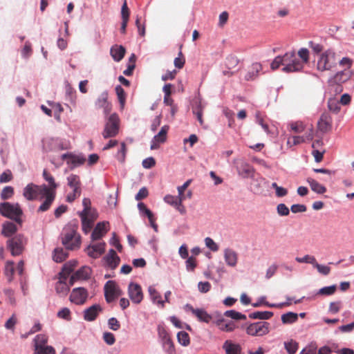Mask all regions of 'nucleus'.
I'll return each instance as SVG.
<instances>
[{
	"instance_id": "obj_44",
	"label": "nucleus",
	"mask_w": 354,
	"mask_h": 354,
	"mask_svg": "<svg viewBox=\"0 0 354 354\" xmlns=\"http://www.w3.org/2000/svg\"><path fill=\"white\" fill-rule=\"evenodd\" d=\"M183 48V44L180 45V51L178 53V56L174 59V66L176 68L178 69H181L183 68L185 63V57L181 51V49Z\"/></svg>"
},
{
	"instance_id": "obj_40",
	"label": "nucleus",
	"mask_w": 354,
	"mask_h": 354,
	"mask_svg": "<svg viewBox=\"0 0 354 354\" xmlns=\"http://www.w3.org/2000/svg\"><path fill=\"white\" fill-rule=\"evenodd\" d=\"M68 185L72 189H81L80 177L75 174H71L67 178Z\"/></svg>"
},
{
	"instance_id": "obj_7",
	"label": "nucleus",
	"mask_w": 354,
	"mask_h": 354,
	"mask_svg": "<svg viewBox=\"0 0 354 354\" xmlns=\"http://www.w3.org/2000/svg\"><path fill=\"white\" fill-rule=\"evenodd\" d=\"M120 119L118 115L113 113L106 120L102 136L104 138L115 137L119 132Z\"/></svg>"
},
{
	"instance_id": "obj_52",
	"label": "nucleus",
	"mask_w": 354,
	"mask_h": 354,
	"mask_svg": "<svg viewBox=\"0 0 354 354\" xmlns=\"http://www.w3.org/2000/svg\"><path fill=\"white\" fill-rule=\"evenodd\" d=\"M280 66L285 67L284 55L283 56L276 57L271 63L270 67L272 70L274 71L279 68Z\"/></svg>"
},
{
	"instance_id": "obj_34",
	"label": "nucleus",
	"mask_w": 354,
	"mask_h": 354,
	"mask_svg": "<svg viewBox=\"0 0 354 354\" xmlns=\"http://www.w3.org/2000/svg\"><path fill=\"white\" fill-rule=\"evenodd\" d=\"M216 324L218 328L222 331L232 332L236 328V324L232 321L225 322L224 319H219Z\"/></svg>"
},
{
	"instance_id": "obj_37",
	"label": "nucleus",
	"mask_w": 354,
	"mask_h": 354,
	"mask_svg": "<svg viewBox=\"0 0 354 354\" xmlns=\"http://www.w3.org/2000/svg\"><path fill=\"white\" fill-rule=\"evenodd\" d=\"M68 257V252L63 248H57L53 251V259L57 263L63 262Z\"/></svg>"
},
{
	"instance_id": "obj_30",
	"label": "nucleus",
	"mask_w": 354,
	"mask_h": 354,
	"mask_svg": "<svg viewBox=\"0 0 354 354\" xmlns=\"http://www.w3.org/2000/svg\"><path fill=\"white\" fill-rule=\"evenodd\" d=\"M125 53V48L119 45L113 46L110 50L111 55L115 62H120L124 57Z\"/></svg>"
},
{
	"instance_id": "obj_43",
	"label": "nucleus",
	"mask_w": 354,
	"mask_h": 354,
	"mask_svg": "<svg viewBox=\"0 0 354 354\" xmlns=\"http://www.w3.org/2000/svg\"><path fill=\"white\" fill-rule=\"evenodd\" d=\"M177 339L179 344L184 346H187L190 343L189 335L185 331H180L177 334Z\"/></svg>"
},
{
	"instance_id": "obj_21",
	"label": "nucleus",
	"mask_w": 354,
	"mask_h": 354,
	"mask_svg": "<svg viewBox=\"0 0 354 354\" xmlns=\"http://www.w3.org/2000/svg\"><path fill=\"white\" fill-rule=\"evenodd\" d=\"M224 259L228 266L235 267L238 262V254L231 248H226L224 250Z\"/></svg>"
},
{
	"instance_id": "obj_28",
	"label": "nucleus",
	"mask_w": 354,
	"mask_h": 354,
	"mask_svg": "<svg viewBox=\"0 0 354 354\" xmlns=\"http://www.w3.org/2000/svg\"><path fill=\"white\" fill-rule=\"evenodd\" d=\"M17 231V225L10 221H6L2 225L1 234L5 237H10Z\"/></svg>"
},
{
	"instance_id": "obj_42",
	"label": "nucleus",
	"mask_w": 354,
	"mask_h": 354,
	"mask_svg": "<svg viewBox=\"0 0 354 354\" xmlns=\"http://www.w3.org/2000/svg\"><path fill=\"white\" fill-rule=\"evenodd\" d=\"M115 92L118 96V99L120 105V109H124V104H125V100H126V94L122 88V87L120 85H118L115 87Z\"/></svg>"
},
{
	"instance_id": "obj_53",
	"label": "nucleus",
	"mask_w": 354,
	"mask_h": 354,
	"mask_svg": "<svg viewBox=\"0 0 354 354\" xmlns=\"http://www.w3.org/2000/svg\"><path fill=\"white\" fill-rule=\"evenodd\" d=\"M298 57L301 59L300 62L302 63L304 66V64H306L309 61V51L307 48H301L297 53Z\"/></svg>"
},
{
	"instance_id": "obj_59",
	"label": "nucleus",
	"mask_w": 354,
	"mask_h": 354,
	"mask_svg": "<svg viewBox=\"0 0 354 354\" xmlns=\"http://www.w3.org/2000/svg\"><path fill=\"white\" fill-rule=\"evenodd\" d=\"M313 267L315 268L317 271L323 275H328L330 272V268L329 266L319 264L317 261Z\"/></svg>"
},
{
	"instance_id": "obj_47",
	"label": "nucleus",
	"mask_w": 354,
	"mask_h": 354,
	"mask_svg": "<svg viewBox=\"0 0 354 354\" xmlns=\"http://www.w3.org/2000/svg\"><path fill=\"white\" fill-rule=\"evenodd\" d=\"M284 346L288 354H295L298 349V343L290 339L284 343Z\"/></svg>"
},
{
	"instance_id": "obj_23",
	"label": "nucleus",
	"mask_w": 354,
	"mask_h": 354,
	"mask_svg": "<svg viewBox=\"0 0 354 354\" xmlns=\"http://www.w3.org/2000/svg\"><path fill=\"white\" fill-rule=\"evenodd\" d=\"M261 70L262 66L260 63H253L245 75V80L246 81L254 80L258 77L259 73Z\"/></svg>"
},
{
	"instance_id": "obj_24",
	"label": "nucleus",
	"mask_w": 354,
	"mask_h": 354,
	"mask_svg": "<svg viewBox=\"0 0 354 354\" xmlns=\"http://www.w3.org/2000/svg\"><path fill=\"white\" fill-rule=\"evenodd\" d=\"M95 106L98 109L109 111L111 109V104L108 101V94L102 93L97 98L95 102Z\"/></svg>"
},
{
	"instance_id": "obj_19",
	"label": "nucleus",
	"mask_w": 354,
	"mask_h": 354,
	"mask_svg": "<svg viewBox=\"0 0 354 354\" xmlns=\"http://www.w3.org/2000/svg\"><path fill=\"white\" fill-rule=\"evenodd\" d=\"M351 100V96L347 93L342 95L339 100H337L335 98L330 99L328 100L329 111H337L340 108L337 106L339 103L343 105H346L350 103Z\"/></svg>"
},
{
	"instance_id": "obj_20",
	"label": "nucleus",
	"mask_w": 354,
	"mask_h": 354,
	"mask_svg": "<svg viewBox=\"0 0 354 354\" xmlns=\"http://www.w3.org/2000/svg\"><path fill=\"white\" fill-rule=\"evenodd\" d=\"M62 159L67 160V164H71L74 167L83 165L86 161V158L83 156L73 153H64L62 156Z\"/></svg>"
},
{
	"instance_id": "obj_22",
	"label": "nucleus",
	"mask_w": 354,
	"mask_h": 354,
	"mask_svg": "<svg viewBox=\"0 0 354 354\" xmlns=\"http://www.w3.org/2000/svg\"><path fill=\"white\" fill-rule=\"evenodd\" d=\"M108 224V222L98 223L91 234V239L93 241L101 239L107 232V230H106V226Z\"/></svg>"
},
{
	"instance_id": "obj_51",
	"label": "nucleus",
	"mask_w": 354,
	"mask_h": 354,
	"mask_svg": "<svg viewBox=\"0 0 354 354\" xmlns=\"http://www.w3.org/2000/svg\"><path fill=\"white\" fill-rule=\"evenodd\" d=\"M48 337L46 335L39 334L37 335L35 338V350L39 348L41 346H44L47 343Z\"/></svg>"
},
{
	"instance_id": "obj_26",
	"label": "nucleus",
	"mask_w": 354,
	"mask_h": 354,
	"mask_svg": "<svg viewBox=\"0 0 354 354\" xmlns=\"http://www.w3.org/2000/svg\"><path fill=\"white\" fill-rule=\"evenodd\" d=\"M105 259L107 265L111 269H115L120 261V257L113 249L109 250V254L105 257Z\"/></svg>"
},
{
	"instance_id": "obj_27",
	"label": "nucleus",
	"mask_w": 354,
	"mask_h": 354,
	"mask_svg": "<svg viewBox=\"0 0 354 354\" xmlns=\"http://www.w3.org/2000/svg\"><path fill=\"white\" fill-rule=\"evenodd\" d=\"M351 75L352 73L350 70L344 69L337 73L333 77L332 81L335 84H340L348 80Z\"/></svg>"
},
{
	"instance_id": "obj_9",
	"label": "nucleus",
	"mask_w": 354,
	"mask_h": 354,
	"mask_svg": "<svg viewBox=\"0 0 354 354\" xmlns=\"http://www.w3.org/2000/svg\"><path fill=\"white\" fill-rule=\"evenodd\" d=\"M270 324L267 322H257L246 327V333L251 336L261 337L270 332Z\"/></svg>"
},
{
	"instance_id": "obj_60",
	"label": "nucleus",
	"mask_w": 354,
	"mask_h": 354,
	"mask_svg": "<svg viewBox=\"0 0 354 354\" xmlns=\"http://www.w3.org/2000/svg\"><path fill=\"white\" fill-rule=\"evenodd\" d=\"M81 220L82 230L85 234H88L91 230L94 222L86 220V217L81 218Z\"/></svg>"
},
{
	"instance_id": "obj_41",
	"label": "nucleus",
	"mask_w": 354,
	"mask_h": 354,
	"mask_svg": "<svg viewBox=\"0 0 354 354\" xmlns=\"http://www.w3.org/2000/svg\"><path fill=\"white\" fill-rule=\"evenodd\" d=\"M149 293L151 299L154 303L160 304L162 307L164 306V301L161 299L160 294L152 286L149 288Z\"/></svg>"
},
{
	"instance_id": "obj_5",
	"label": "nucleus",
	"mask_w": 354,
	"mask_h": 354,
	"mask_svg": "<svg viewBox=\"0 0 354 354\" xmlns=\"http://www.w3.org/2000/svg\"><path fill=\"white\" fill-rule=\"evenodd\" d=\"M337 64L335 53L328 49L322 54L317 60V68L319 71H324L330 70Z\"/></svg>"
},
{
	"instance_id": "obj_10",
	"label": "nucleus",
	"mask_w": 354,
	"mask_h": 354,
	"mask_svg": "<svg viewBox=\"0 0 354 354\" xmlns=\"http://www.w3.org/2000/svg\"><path fill=\"white\" fill-rule=\"evenodd\" d=\"M158 336L162 344V346L167 354H176L174 344L169 334L165 328L158 326Z\"/></svg>"
},
{
	"instance_id": "obj_14",
	"label": "nucleus",
	"mask_w": 354,
	"mask_h": 354,
	"mask_svg": "<svg viewBox=\"0 0 354 354\" xmlns=\"http://www.w3.org/2000/svg\"><path fill=\"white\" fill-rule=\"evenodd\" d=\"M186 311L191 312L194 315L199 321L205 323H209L212 320V316L209 315L205 310L200 308H194L193 306L189 304H186L184 307Z\"/></svg>"
},
{
	"instance_id": "obj_17",
	"label": "nucleus",
	"mask_w": 354,
	"mask_h": 354,
	"mask_svg": "<svg viewBox=\"0 0 354 354\" xmlns=\"http://www.w3.org/2000/svg\"><path fill=\"white\" fill-rule=\"evenodd\" d=\"M91 269L87 266H84L77 270L70 278L69 283L73 286L74 282L77 280H85L89 278Z\"/></svg>"
},
{
	"instance_id": "obj_38",
	"label": "nucleus",
	"mask_w": 354,
	"mask_h": 354,
	"mask_svg": "<svg viewBox=\"0 0 354 354\" xmlns=\"http://www.w3.org/2000/svg\"><path fill=\"white\" fill-rule=\"evenodd\" d=\"M169 127L167 124L162 127L159 133L153 137V140L158 143H164L167 140V134Z\"/></svg>"
},
{
	"instance_id": "obj_6",
	"label": "nucleus",
	"mask_w": 354,
	"mask_h": 354,
	"mask_svg": "<svg viewBox=\"0 0 354 354\" xmlns=\"http://www.w3.org/2000/svg\"><path fill=\"white\" fill-rule=\"evenodd\" d=\"M285 67L282 71L285 73L298 72L303 69L302 63L295 51L288 52L284 54Z\"/></svg>"
},
{
	"instance_id": "obj_55",
	"label": "nucleus",
	"mask_w": 354,
	"mask_h": 354,
	"mask_svg": "<svg viewBox=\"0 0 354 354\" xmlns=\"http://www.w3.org/2000/svg\"><path fill=\"white\" fill-rule=\"evenodd\" d=\"M127 154V147L125 143L122 142L120 146V149L118 150L116 154V158L118 161L123 163L125 161Z\"/></svg>"
},
{
	"instance_id": "obj_25",
	"label": "nucleus",
	"mask_w": 354,
	"mask_h": 354,
	"mask_svg": "<svg viewBox=\"0 0 354 354\" xmlns=\"http://www.w3.org/2000/svg\"><path fill=\"white\" fill-rule=\"evenodd\" d=\"M138 208L141 213H144L148 218L151 225L156 231H157L158 225L155 223V218L151 211L147 207L145 203H139Z\"/></svg>"
},
{
	"instance_id": "obj_36",
	"label": "nucleus",
	"mask_w": 354,
	"mask_h": 354,
	"mask_svg": "<svg viewBox=\"0 0 354 354\" xmlns=\"http://www.w3.org/2000/svg\"><path fill=\"white\" fill-rule=\"evenodd\" d=\"M55 289L58 294L66 295L69 291V286L66 283V280H64L60 276L59 280L56 283Z\"/></svg>"
},
{
	"instance_id": "obj_49",
	"label": "nucleus",
	"mask_w": 354,
	"mask_h": 354,
	"mask_svg": "<svg viewBox=\"0 0 354 354\" xmlns=\"http://www.w3.org/2000/svg\"><path fill=\"white\" fill-rule=\"evenodd\" d=\"M191 105L194 111H201L205 108L202 103V99L199 95H196L192 99Z\"/></svg>"
},
{
	"instance_id": "obj_1",
	"label": "nucleus",
	"mask_w": 354,
	"mask_h": 354,
	"mask_svg": "<svg viewBox=\"0 0 354 354\" xmlns=\"http://www.w3.org/2000/svg\"><path fill=\"white\" fill-rule=\"evenodd\" d=\"M78 225L75 223L66 225L61 234L62 243L66 250H76L80 248L81 245V236L77 231Z\"/></svg>"
},
{
	"instance_id": "obj_15",
	"label": "nucleus",
	"mask_w": 354,
	"mask_h": 354,
	"mask_svg": "<svg viewBox=\"0 0 354 354\" xmlns=\"http://www.w3.org/2000/svg\"><path fill=\"white\" fill-rule=\"evenodd\" d=\"M333 120L329 112H324L317 123L318 129L326 133L332 129Z\"/></svg>"
},
{
	"instance_id": "obj_16",
	"label": "nucleus",
	"mask_w": 354,
	"mask_h": 354,
	"mask_svg": "<svg viewBox=\"0 0 354 354\" xmlns=\"http://www.w3.org/2000/svg\"><path fill=\"white\" fill-rule=\"evenodd\" d=\"M101 312H102V308L100 305L94 304L84 310V319L88 322H93Z\"/></svg>"
},
{
	"instance_id": "obj_4",
	"label": "nucleus",
	"mask_w": 354,
	"mask_h": 354,
	"mask_svg": "<svg viewBox=\"0 0 354 354\" xmlns=\"http://www.w3.org/2000/svg\"><path fill=\"white\" fill-rule=\"evenodd\" d=\"M44 191H47L46 185H37L34 183L28 184L24 189L23 196L28 201H33L37 198L40 200L46 199V194Z\"/></svg>"
},
{
	"instance_id": "obj_63",
	"label": "nucleus",
	"mask_w": 354,
	"mask_h": 354,
	"mask_svg": "<svg viewBox=\"0 0 354 354\" xmlns=\"http://www.w3.org/2000/svg\"><path fill=\"white\" fill-rule=\"evenodd\" d=\"M205 243L206 246L213 252H216L219 249L218 245L210 237L205 238Z\"/></svg>"
},
{
	"instance_id": "obj_29",
	"label": "nucleus",
	"mask_w": 354,
	"mask_h": 354,
	"mask_svg": "<svg viewBox=\"0 0 354 354\" xmlns=\"http://www.w3.org/2000/svg\"><path fill=\"white\" fill-rule=\"evenodd\" d=\"M223 348L225 351L226 354H241V347L238 344H234L230 340H226Z\"/></svg>"
},
{
	"instance_id": "obj_58",
	"label": "nucleus",
	"mask_w": 354,
	"mask_h": 354,
	"mask_svg": "<svg viewBox=\"0 0 354 354\" xmlns=\"http://www.w3.org/2000/svg\"><path fill=\"white\" fill-rule=\"evenodd\" d=\"M290 127L291 130L297 133L303 132L306 129L304 123L299 121L290 123Z\"/></svg>"
},
{
	"instance_id": "obj_32",
	"label": "nucleus",
	"mask_w": 354,
	"mask_h": 354,
	"mask_svg": "<svg viewBox=\"0 0 354 354\" xmlns=\"http://www.w3.org/2000/svg\"><path fill=\"white\" fill-rule=\"evenodd\" d=\"M77 266L76 261H70L66 263L62 268V272L59 273V275L62 278H64V280H67L70 274L73 271L74 268Z\"/></svg>"
},
{
	"instance_id": "obj_8",
	"label": "nucleus",
	"mask_w": 354,
	"mask_h": 354,
	"mask_svg": "<svg viewBox=\"0 0 354 354\" xmlns=\"http://www.w3.org/2000/svg\"><path fill=\"white\" fill-rule=\"evenodd\" d=\"M26 243V238L22 234H17L7 241L8 248L10 250L12 256L20 255Z\"/></svg>"
},
{
	"instance_id": "obj_18",
	"label": "nucleus",
	"mask_w": 354,
	"mask_h": 354,
	"mask_svg": "<svg viewBox=\"0 0 354 354\" xmlns=\"http://www.w3.org/2000/svg\"><path fill=\"white\" fill-rule=\"evenodd\" d=\"M105 250V243H99L93 245H89L86 248L88 255L93 259L100 257Z\"/></svg>"
},
{
	"instance_id": "obj_57",
	"label": "nucleus",
	"mask_w": 354,
	"mask_h": 354,
	"mask_svg": "<svg viewBox=\"0 0 354 354\" xmlns=\"http://www.w3.org/2000/svg\"><path fill=\"white\" fill-rule=\"evenodd\" d=\"M14 194V189L11 186L4 187L1 193V198L2 200H7L10 198Z\"/></svg>"
},
{
	"instance_id": "obj_39",
	"label": "nucleus",
	"mask_w": 354,
	"mask_h": 354,
	"mask_svg": "<svg viewBox=\"0 0 354 354\" xmlns=\"http://www.w3.org/2000/svg\"><path fill=\"white\" fill-rule=\"evenodd\" d=\"M80 218L86 217V220L94 222L97 218V213L94 209L82 210L79 213Z\"/></svg>"
},
{
	"instance_id": "obj_33",
	"label": "nucleus",
	"mask_w": 354,
	"mask_h": 354,
	"mask_svg": "<svg viewBox=\"0 0 354 354\" xmlns=\"http://www.w3.org/2000/svg\"><path fill=\"white\" fill-rule=\"evenodd\" d=\"M307 182L309 184L311 189L319 194H322L326 192V188L324 185H321L317 180L312 178H308Z\"/></svg>"
},
{
	"instance_id": "obj_50",
	"label": "nucleus",
	"mask_w": 354,
	"mask_h": 354,
	"mask_svg": "<svg viewBox=\"0 0 354 354\" xmlns=\"http://www.w3.org/2000/svg\"><path fill=\"white\" fill-rule=\"evenodd\" d=\"M298 319L297 314L294 313H288L282 315L281 321L284 324L293 323Z\"/></svg>"
},
{
	"instance_id": "obj_46",
	"label": "nucleus",
	"mask_w": 354,
	"mask_h": 354,
	"mask_svg": "<svg viewBox=\"0 0 354 354\" xmlns=\"http://www.w3.org/2000/svg\"><path fill=\"white\" fill-rule=\"evenodd\" d=\"M306 139L304 136H295L290 137L287 140V146L292 147L293 146L304 143Z\"/></svg>"
},
{
	"instance_id": "obj_48",
	"label": "nucleus",
	"mask_w": 354,
	"mask_h": 354,
	"mask_svg": "<svg viewBox=\"0 0 354 354\" xmlns=\"http://www.w3.org/2000/svg\"><path fill=\"white\" fill-rule=\"evenodd\" d=\"M225 316L227 317H230L234 319H242L245 320L246 319V316L243 314H241V313H239L234 310H227L224 313Z\"/></svg>"
},
{
	"instance_id": "obj_45",
	"label": "nucleus",
	"mask_w": 354,
	"mask_h": 354,
	"mask_svg": "<svg viewBox=\"0 0 354 354\" xmlns=\"http://www.w3.org/2000/svg\"><path fill=\"white\" fill-rule=\"evenodd\" d=\"M14 272H15L14 262L11 261H7L6 266H5L4 273H5V275L8 277V280L9 282L12 281V276H13Z\"/></svg>"
},
{
	"instance_id": "obj_31",
	"label": "nucleus",
	"mask_w": 354,
	"mask_h": 354,
	"mask_svg": "<svg viewBox=\"0 0 354 354\" xmlns=\"http://www.w3.org/2000/svg\"><path fill=\"white\" fill-rule=\"evenodd\" d=\"M237 170L239 174L243 178H248L251 175H252L254 172V169L251 165L249 164L241 161L237 165Z\"/></svg>"
},
{
	"instance_id": "obj_56",
	"label": "nucleus",
	"mask_w": 354,
	"mask_h": 354,
	"mask_svg": "<svg viewBox=\"0 0 354 354\" xmlns=\"http://www.w3.org/2000/svg\"><path fill=\"white\" fill-rule=\"evenodd\" d=\"M336 290L337 286L335 285L326 286L319 289L317 294L322 295H332L335 292Z\"/></svg>"
},
{
	"instance_id": "obj_3",
	"label": "nucleus",
	"mask_w": 354,
	"mask_h": 354,
	"mask_svg": "<svg viewBox=\"0 0 354 354\" xmlns=\"http://www.w3.org/2000/svg\"><path fill=\"white\" fill-rule=\"evenodd\" d=\"M0 214L4 217L14 220L19 225L22 223L21 216L23 211L19 203L12 204L8 202L0 203Z\"/></svg>"
},
{
	"instance_id": "obj_12",
	"label": "nucleus",
	"mask_w": 354,
	"mask_h": 354,
	"mask_svg": "<svg viewBox=\"0 0 354 354\" xmlns=\"http://www.w3.org/2000/svg\"><path fill=\"white\" fill-rule=\"evenodd\" d=\"M128 295L131 301L136 304H140L144 297L142 287L133 282H131L129 284Z\"/></svg>"
},
{
	"instance_id": "obj_13",
	"label": "nucleus",
	"mask_w": 354,
	"mask_h": 354,
	"mask_svg": "<svg viewBox=\"0 0 354 354\" xmlns=\"http://www.w3.org/2000/svg\"><path fill=\"white\" fill-rule=\"evenodd\" d=\"M88 296L86 289L84 288H75L73 289L71 295L70 301L77 305L84 304Z\"/></svg>"
},
{
	"instance_id": "obj_2",
	"label": "nucleus",
	"mask_w": 354,
	"mask_h": 354,
	"mask_svg": "<svg viewBox=\"0 0 354 354\" xmlns=\"http://www.w3.org/2000/svg\"><path fill=\"white\" fill-rule=\"evenodd\" d=\"M43 177L48 183V186L46 185L47 191H44L46 194V199L39 207L38 212H44L50 209L55 198L56 189L58 187L57 184L55 182L53 176L46 169L43 171Z\"/></svg>"
},
{
	"instance_id": "obj_11",
	"label": "nucleus",
	"mask_w": 354,
	"mask_h": 354,
	"mask_svg": "<svg viewBox=\"0 0 354 354\" xmlns=\"http://www.w3.org/2000/svg\"><path fill=\"white\" fill-rule=\"evenodd\" d=\"M104 297L107 303H111L121 295V290L114 281H108L104 285Z\"/></svg>"
},
{
	"instance_id": "obj_62",
	"label": "nucleus",
	"mask_w": 354,
	"mask_h": 354,
	"mask_svg": "<svg viewBox=\"0 0 354 354\" xmlns=\"http://www.w3.org/2000/svg\"><path fill=\"white\" fill-rule=\"evenodd\" d=\"M81 189H73V192L67 195L66 201L68 203L73 202L81 195Z\"/></svg>"
},
{
	"instance_id": "obj_64",
	"label": "nucleus",
	"mask_w": 354,
	"mask_h": 354,
	"mask_svg": "<svg viewBox=\"0 0 354 354\" xmlns=\"http://www.w3.org/2000/svg\"><path fill=\"white\" fill-rule=\"evenodd\" d=\"M36 351L38 354H55V349L50 346H41Z\"/></svg>"
},
{
	"instance_id": "obj_54",
	"label": "nucleus",
	"mask_w": 354,
	"mask_h": 354,
	"mask_svg": "<svg viewBox=\"0 0 354 354\" xmlns=\"http://www.w3.org/2000/svg\"><path fill=\"white\" fill-rule=\"evenodd\" d=\"M295 260L298 263H310V264L313 265V266L315 265V263L317 261L314 256H311L309 254H306L303 257H296Z\"/></svg>"
},
{
	"instance_id": "obj_61",
	"label": "nucleus",
	"mask_w": 354,
	"mask_h": 354,
	"mask_svg": "<svg viewBox=\"0 0 354 354\" xmlns=\"http://www.w3.org/2000/svg\"><path fill=\"white\" fill-rule=\"evenodd\" d=\"M57 317L67 321L71 320V310L68 308H63L57 313Z\"/></svg>"
},
{
	"instance_id": "obj_35",
	"label": "nucleus",
	"mask_w": 354,
	"mask_h": 354,
	"mask_svg": "<svg viewBox=\"0 0 354 354\" xmlns=\"http://www.w3.org/2000/svg\"><path fill=\"white\" fill-rule=\"evenodd\" d=\"M273 316L271 311H257L249 314V317L254 319L266 320Z\"/></svg>"
}]
</instances>
